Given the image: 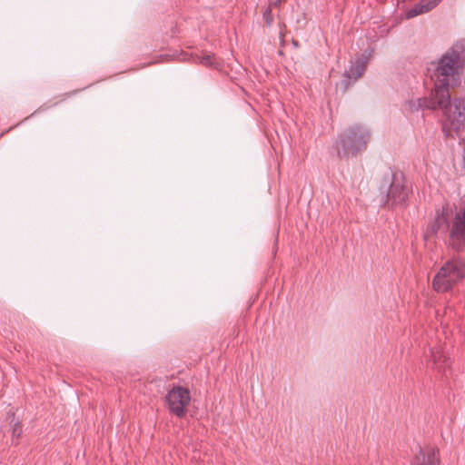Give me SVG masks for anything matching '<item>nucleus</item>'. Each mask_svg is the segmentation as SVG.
Segmentation results:
<instances>
[{
  "instance_id": "15",
  "label": "nucleus",
  "mask_w": 465,
  "mask_h": 465,
  "mask_svg": "<svg viewBox=\"0 0 465 465\" xmlns=\"http://www.w3.org/2000/svg\"><path fill=\"white\" fill-rule=\"evenodd\" d=\"M22 432H23V430H22L21 423L19 421L15 422V424L13 425V428H12L13 440L15 439L17 440L21 436Z\"/></svg>"
},
{
  "instance_id": "11",
  "label": "nucleus",
  "mask_w": 465,
  "mask_h": 465,
  "mask_svg": "<svg viewBox=\"0 0 465 465\" xmlns=\"http://www.w3.org/2000/svg\"><path fill=\"white\" fill-rule=\"evenodd\" d=\"M431 367L443 376L448 375L450 362L449 358L440 349L431 351V359L430 360Z\"/></svg>"
},
{
  "instance_id": "6",
  "label": "nucleus",
  "mask_w": 465,
  "mask_h": 465,
  "mask_svg": "<svg viewBox=\"0 0 465 465\" xmlns=\"http://www.w3.org/2000/svg\"><path fill=\"white\" fill-rule=\"evenodd\" d=\"M410 193L411 188L407 185L403 174L394 173L387 192L385 204L390 208L403 206L406 204Z\"/></svg>"
},
{
  "instance_id": "3",
  "label": "nucleus",
  "mask_w": 465,
  "mask_h": 465,
  "mask_svg": "<svg viewBox=\"0 0 465 465\" xmlns=\"http://www.w3.org/2000/svg\"><path fill=\"white\" fill-rule=\"evenodd\" d=\"M371 138L370 129L363 124H356L344 129L333 146L340 158H350L364 151Z\"/></svg>"
},
{
  "instance_id": "16",
  "label": "nucleus",
  "mask_w": 465,
  "mask_h": 465,
  "mask_svg": "<svg viewBox=\"0 0 465 465\" xmlns=\"http://www.w3.org/2000/svg\"><path fill=\"white\" fill-rule=\"evenodd\" d=\"M263 17H264L266 23L270 25L272 22V10L270 8H267L265 10V12L263 13Z\"/></svg>"
},
{
  "instance_id": "2",
  "label": "nucleus",
  "mask_w": 465,
  "mask_h": 465,
  "mask_svg": "<svg viewBox=\"0 0 465 465\" xmlns=\"http://www.w3.org/2000/svg\"><path fill=\"white\" fill-rule=\"evenodd\" d=\"M440 235L455 252L465 251V206L454 212L442 207L437 210L434 220L429 223L425 237Z\"/></svg>"
},
{
  "instance_id": "5",
  "label": "nucleus",
  "mask_w": 465,
  "mask_h": 465,
  "mask_svg": "<svg viewBox=\"0 0 465 465\" xmlns=\"http://www.w3.org/2000/svg\"><path fill=\"white\" fill-rule=\"evenodd\" d=\"M441 105H437L443 114L442 131L447 137H452L465 128V99L462 97L442 98Z\"/></svg>"
},
{
  "instance_id": "14",
  "label": "nucleus",
  "mask_w": 465,
  "mask_h": 465,
  "mask_svg": "<svg viewBox=\"0 0 465 465\" xmlns=\"http://www.w3.org/2000/svg\"><path fill=\"white\" fill-rule=\"evenodd\" d=\"M424 6L427 12L435 8L442 0H419Z\"/></svg>"
},
{
  "instance_id": "8",
  "label": "nucleus",
  "mask_w": 465,
  "mask_h": 465,
  "mask_svg": "<svg viewBox=\"0 0 465 465\" xmlns=\"http://www.w3.org/2000/svg\"><path fill=\"white\" fill-rule=\"evenodd\" d=\"M443 99L440 96L433 94L431 90L429 97H420L417 99H411L405 102L404 110L407 113H415L419 110H437V105H441Z\"/></svg>"
},
{
  "instance_id": "12",
  "label": "nucleus",
  "mask_w": 465,
  "mask_h": 465,
  "mask_svg": "<svg viewBox=\"0 0 465 465\" xmlns=\"http://www.w3.org/2000/svg\"><path fill=\"white\" fill-rule=\"evenodd\" d=\"M426 13H428V12L424 8L423 5L419 1L411 8L407 10L406 17L408 19H411L413 17H416V16H418L420 15H423V14H426Z\"/></svg>"
},
{
  "instance_id": "13",
  "label": "nucleus",
  "mask_w": 465,
  "mask_h": 465,
  "mask_svg": "<svg viewBox=\"0 0 465 465\" xmlns=\"http://www.w3.org/2000/svg\"><path fill=\"white\" fill-rule=\"evenodd\" d=\"M195 62L206 66H216L218 64L215 62L214 54H203L195 57Z\"/></svg>"
},
{
  "instance_id": "4",
  "label": "nucleus",
  "mask_w": 465,
  "mask_h": 465,
  "mask_svg": "<svg viewBox=\"0 0 465 465\" xmlns=\"http://www.w3.org/2000/svg\"><path fill=\"white\" fill-rule=\"evenodd\" d=\"M465 278V259L456 255L447 260L432 280V288L437 292L451 290Z\"/></svg>"
},
{
  "instance_id": "10",
  "label": "nucleus",
  "mask_w": 465,
  "mask_h": 465,
  "mask_svg": "<svg viewBox=\"0 0 465 465\" xmlns=\"http://www.w3.org/2000/svg\"><path fill=\"white\" fill-rule=\"evenodd\" d=\"M411 465H440L438 451L433 448L420 449L411 460Z\"/></svg>"
},
{
  "instance_id": "9",
  "label": "nucleus",
  "mask_w": 465,
  "mask_h": 465,
  "mask_svg": "<svg viewBox=\"0 0 465 465\" xmlns=\"http://www.w3.org/2000/svg\"><path fill=\"white\" fill-rule=\"evenodd\" d=\"M369 62V57L367 55H361L360 58L356 59L354 62H351L349 69L343 74L342 84L344 88L347 89L351 84V80L356 81L364 74L367 64Z\"/></svg>"
},
{
  "instance_id": "7",
  "label": "nucleus",
  "mask_w": 465,
  "mask_h": 465,
  "mask_svg": "<svg viewBox=\"0 0 465 465\" xmlns=\"http://www.w3.org/2000/svg\"><path fill=\"white\" fill-rule=\"evenodd\" d=\"M190 401L189 390L182 386H173L166 395L168 409L177 418H183L186 415V408Z\"/></svg>"
},
{
  "instance_id": "1",
  "label": "nucleus",
  "mask_w": 465,
  "mask_h": 465,
  "mask_svg": "<svg viewBox=\"0 0 465 465\" xmlns=\"http://www.w3.org/2000/svg\"><path fill=\"white\" fill-rule=\"evenodd\" d=\"M465 63V39L457 41L438 60L431 79L434 81L433 94L450 98V86L460 84V75Z\"/></svg>"
}]
</instances>
